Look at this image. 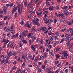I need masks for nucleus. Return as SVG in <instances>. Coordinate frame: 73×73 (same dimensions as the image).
I'll list each match as a JSON object with an SVG mask.
<instances>
[{
  "label": "nucleus",
  "instance_id": "1",
  "mask_svg": "<svg viewBox=\"0 0 73 73\" xmlns=\"http://www.w3.org/2000/svg\"><path fill=\"white\" fill-rule=\"evenodd\" d=\"M18 8V13H20V6L19 5H18L17 7H15V5L13 6V8L12 14L13 15L14 13V12L15 11H16L17 10V8Z\"/></svg>",
  "mask_w": 73,
  "mask_h": 73
},
{
  "label": "nucleus",
  "instance_id": "2",
  "mask_svg": "<svg viewBox=\"0 0 73 73\" xmlns=\"http://www.w3.org/2000/svg\"><path fill=\"white\" fill-rule=\"evenodd\" d=\"M63 53L64 57L65 58H67L68 57H69V55L67 54V53L66 52V51H64L63 52Z\"/></svg>",
  "mask_w": 73,
  "mask_h": 73
},
{
  "label": "nucleus",
  "instance_id": "3",
  "mask_svg": "<svg viewBox=\"0 0 73 73\" xmlns=\"http://www.w3.org/2000/svg\"><path fill=\"white\" fill-rule=\"evenodd\" d=\"M35 18L32 20V22H34L33 24L34 25H36L38 27L40 26V24L36 21H35Z\"/></svg>",
  "mask_w": 73,
  "mask_h": 73
},
{
  "label": "nucleus",
  "instance_id": "4",
  "mask_svg": "<svg viewBox=\"0 0 73 73\" xmlns=\"http://www.w3.org/2000/svg\"><path fill=\"white\" fill-rule=\"evenodd\" d=\"M37 47V45H32L31 47V49L33 50L34 52L35 51V50H36V48H36Z\"/></svg>",
  "mask_w": 73,
  "mask_h": 73
},
{
  "label": "nucleus",
  "instance_id": "5",
  "mask_svg": "<svg viewBox=\"0 0 73 73\" xmlns=\"http://www.w3.org/2000/svg\"><path fill=\"white\" fill-rule=\"evenodd\" d=\"M63 29L60 30V31L62 32H65L66 30V26L64 25L63 27Z\"/></svg>",
  "mask_w": 73,
  "mask_h": 73
},
{
  "label": "nucleus",
  "instance_id": "6",
  "mask_svg": "<svg viewBox=\"0 0 73 73\" xmlns=\"http://www.w3.org/2000/svg\"><path fill=\"white\" fill-rule=\"evenodd\" d=\"M19 36V33H17V34H16L15 35H13L12 36H11V38L12 39H13V38H15V37H17Z\"/></svg>",
  "mask_w": 73,
  "mask_h": 73
},
{
  "label": "nucleus",
  "instance_id": "7",
  "mask_svg": "<svg viewBox=\"0 0 73 73\" xmlns=\"http://www.w3.org/2000/svg\"><path fill=\"white\" fill-rule=\"evenodd\" d=\"M68 9L64 10V14H65V16H66V17L68 16Z\"/></svg>",
  "mask_w": 73,
  "mask_h": 73
},
{
  "label": "nucleus",
  "instance_id": "8",
  "mask_svg": "<svg viewBox=\"0 0 73 73\" xmlns=\"http://www.w3.org/2000/svg\"><path fill=\"white\" fill-rule=\"evenodd\" d=\"M28 37H29L30 36L31 38H33V33H29L28 34Z\"/></svg>",
  "mask_w": 73,
  "mask_h": 73
},
{
  "label": "nucleus",
  "instance_id": "9",
  "mask_svg": "<svg viewBox=\"0 0 73 73\" xmlns=\"http://www.w3.org/2000/svg\"><path fill=\"white\" fill-rule=\"evenodd\" d=\"M65 37H66L67 38H70V34H66L65 35Z\"/></svg>",
  "mask_w": 73,
  "mask_h": 73
},
{
  "label": "nucleus",
  "instance_id": "10",
  "mask_svg": "<svg viewBox=\"0 0 73 73\" xmlns=\"http://www.w3.org/2000/svg\"><path fill=\"white\" fill-rule=\"evenodd\" d=\"M1 42H6V40L5 39H4V38H3L1 39Z\"/></svg>",
  "mask_w": 73,
  "mask_h": 73
},
{
  "label": "nucleus",
  "instance_id": "11",
  "mask_svg": "<svg viewBox=\"0 0 73 73\" xmlns=\"http://www.w3.org/2000/svg\"><path fill=\"white\" fill-rule=\"evenodd\" d=\"M28 3L27 2V1H25L24 3V5H25V7H27V5H28Z\"/></svg>",
  "mask_w": 73,
  "mask_h": 73
},
{
  "label": "nucleus",
  "instance_id": "12",
  "mask_svg": "<svg viewBox=\"0 0 73 73\" xmlns=\"http://www.w3.org/2000/svg\"><path fill=\"white\" fill-rule=\"evenodd\" d=\"M42 30L43 31L45 32L46 31V27H42Z\"/></svg>",
  "mask_w": 73,
  "mask_h": 73
},
{
  "label": "nucleus",
  "instance_id": "13",
  "mask_svg": "<svg viewBox=\"0 0 73 73\" xmlns=\"http://www.w3.org/2000/svg\"><path fill=\"white\" fill-rule=\"evenodd\" d=\"M49 54H50V56H53V51H51L49 52Z\"/></svg>",
  "mask_w": 73,
  "mask_h": 73
},
{
  "label": "nucleus",
  "instance_id": "14",
  "mask_svg": "<svg viewBox=\"0 0 73 73\" xmlns=\"http://www.w3.org/2000/svg\"><path fill=\"white\" fill-rule=\"evenodd\" d=\"M38 60H39L38 58L37 57H36L35 59V60H34V62H36L37 61H38Z\"/></svg>",
  "mask_w": 73,
  "mask_h": 73
},
{
  "label": "nucleus",
  "instance_id": "15",
  "mask_svg": "<svg viewBox=\"0 0 73 73\" xmlns=\"http://www.w3.org/2000/svg\"><path fill=\"white\" fill-rule=\"evenodd\" d=\"M55 15L57 17H58V16H59V17H60L61 16V14L60 15L59 13L57 14V13L56 12H55Z\"/></svg>",
  "mask_w": 73,
  "mask_h": 73
},
{
  "label": "nucleus",
  "instance_id": "16",
  "mask_svg": "<svg viewBox=\"0 0 73 73\" xmlns=\"http://www.w3.org/2000/svg\"><path fill=\"white\" fill-rule=\"evenodd\" d=\"M22 34L23 35V37H24V36L26 37V36H27V33H24V32H23V33H22Z\"/></svg>",
  "mask_w": 73,
  "mask_h": 73
},
{
  "label": "nucleus",
  "instance_id": "17",
  "mask_svg": "<svg viewBox=\"0 0 73 73\" xmlns=\"http://www.w3.org/2000/svg\"><path fill=\"white\" fill-rule=\"evenodd\" d=\"M49 11H52V10H54V9H53V6H52L51 8L50 7H49Z\"/></svg>",
  "mask_w": 73,
  "mask_h": 73
},
{
  "label": "nucleus",
  "instance_id": "18",
  "mask_svg": "<svg viewBox=\"0 0 73 73\" xmlns=\"http://www.w3.org/2000/svg\"><path fill=\"white\" fill-rule=\"evenodd\" d=\"M19 47H21V46H23V44H21V41H19Z\"/></svg>",
  "mask_w": 73,
  "mask_h": 73
},
{
  "label": "nucleus",
  "instance_id": "19",
  "mask_svg": "<svg viewBox=\"0 0 73 73\" xmlns=\"http://www.w3.org/2000/svg\"><path fill=\"white\" fill-rule=\"evenodd\" d=\"M48 40L50 41H52L53 40V38L51 36H50L48 38Z\"/></svg>",
  "mask_w": 73,
  "mask_h": 73
},
{
  "label": "nucleus",
  "instance_id": "20",
  "mask_svg": "<svg viewBox=\"0 0 73 73\" xmlns=\"http://www.w3.org/2000/svg\"><path fill=\"white\" fill-rule=\"evenodd\" d=\"M42 12L41 11L40 12V13H38L37 14V16H38V17H40L41 16V14H42Z\"/></svg>",
  "mask_w": 73,
  "mask_h": 73
},
{
  "label": "nucleus",
  "instance_id": "21",
  "mask_svg": "<svg viewBox=\"0 0 73 73\" xmlns=\"http://www.w3.org/2000/svg\"><path fill=\"white\" fill-rule=\"evenodd\" d=\"M17 73H20L21 72V70L20 68H18L17 69Z\"/></svg>",
  "mask_w": 73,
  "mask_h": 73
},
{
  "label": "nucleus",
  "instance_id": "22",
  "mask_svg": "<svg viewBox=\"0 0 73 73\" xmlns=\"http://www.w3.org/2000/svg\"><path fill=\"white\" fill-rule=\"evenodd\" d=\"M68 7L66 6H64L63 7H61V8L64 10L65 9H68Z\"/></svg>",
  "mask_w": 73,
  "mask_h": 73
},
{
  "label": "nucleus",
  "instance_id": "23",
  "mask_svg": "<svg viewBox=\"0 0 73 73\" xmlns=\"http://www.w3.org/2000/svg\"><path fill=\"white\" fill-rule=\"evenodd\" d=\"M10 33H12V34H14L15 33V31L14 30H11L10 32Z\"/></svg>",
  "mask_w": 73,
  "mask_h": 73
},
{
  "label": "nucleus",
  "instance_id": "24",
  "mask_svg": "<svg viewBox=\"0 0 73 73\" xmlns=\"http://www.w3.org/2000/svg\"><path fill=\"white\" fill-rule=\"evenodd\" d=\"M73 46V42L72 43L70 44L69 46V48H71L72 46Z\"/></svg>",
  "mask_w": 73,
  "mask_h": 73
},
{
  "label": "nucleus",
  "instance_id": "25",
  "mask_svg": "<svg viewBox=\"0 0 73 73\" xmlns=\"http://www.w3.org/2000/svg\"><path fill=\"white\" fill-rule=\"evenodd\" d=\"M22 41L23 43L25 44H27V41H26V40H22Z\"/></svg>",
  "mask_w": 73,
  "mask_h": 73
},
{
  "label": "nucleus",
  "instance_id": "26",
  "mask_svg": "<svg viewBox=\"0 0 73 73\" xmlns=\"http://www.w3.org/2000/svg\"><path fill=\"white\" fill-rule=\"evenodd\" d=\"M28 56L29 57V58H30L31 60H32V55L31 54H29Z\"/></svg>",
  "mask_w": 73,
  "mask_h": 73
},
{
  "label": "nucleus",
  "instance_id": "27",
  "mask_svg": "<svg viewBox=\"0 0 73 73\" xmlns=\"http://www.w3.org/2000/svg\"><path fill=\"white\" fill-rule=\"evenodd\" d=\"M67 24L68 25H72V22H70L68 21L67 23Z\"/></svg>",
  "mask_w": 73,
  "mask_h": 73
},
{
  "label": "nucleus",
  "instance_id": "28",
  "mask_svg": "<svg viewBox=\"0 0 73 73\" xmlns=\"http://www.w3.org/2000/svg\"><path fill=\"white\" fill-rule=\"evenodd\" d=\"M4 17V20H6L7 19H8V16H6L5 17Z\"/></svg>",
  "mask_w": 73,
  "mask_h": 73
},
{
  "label": "nucleus",
  "instance_id": "29",
  "mask_svg": "<svg viewBox=\"0 0 73 73\" xmlns=\"http://www.w3.org/2000/svg\"><path fill=\"white\" fill-rule=\"evenodd\" d=\"M23 37H24L23 36V34H22V33L19 36V37L20 38H23Z\"/></svg>",
  "mask_w": 73,
  "mask_h": 73
},
{
  "label": "nucleus",
  "instance_id": "30",
  "mask_svg": "<svg viewBox=\"0 0 73 73\" xmlns=\"http://www.w3.org/2000/svg\"><path fill=\"white\" fill-rule=\"evenodd\" d=\"M64 14H60V16L61 18H63V17H65V16H64Z\"/></svg>",
  "mask_w": 73,
  "mask_h": 73
},
{
  "label": "nucleus",
  "instance_id": "31",
  "mask_svg": "<svg viewBox=\"0 0 73 73\" xmlns=\"http://www.w3.org/2000/svg\"><path fill=\"white\" fill-rule=\"evenodd\" d=\"M50 20V19H49L48 21H44V23H45L46 24H48V23H49V22Z\"/></svg>",
  "mask_w": 73,
  "mask_h": 73
},
{
  "label": "nucleus",
  "instance_id": "32",
  "mask_svg": "<svg viewBox=\"0 0 73 73\" xmlns=\"http://www.w3.org/2000/svg\"><path fill=\"white\" fill-rule=\"evenodd\" d=\"M5 60H3L1 62V64H3L4 62H5Z\"/></svg>",
  "mask_w": 73,
  "mask_h": 73
},
{
  "label": "nucleus",
  "instance_id": "33",
  "mask_svg": "<svg viewBox=\"0 0 73 73\" xmlns=\"http://www.w3.org/2000/svg\"><path fill=\"white\" fill-rule=\"evenodd\" d=\"M70 44V42L69 41L68 42H67L66 43V45L67 46H69Z\"/></svg>",
  "mask_w": 73,
  "mask_h": 73
},
{
  "label": "nucleus",
  "instance_id": "34",
  "mask_svg": "<svg viewBox=\"0 0 73 73\" xmlns=\"http://www.w3.org/2000/svg\"><path fill=\"white\" fill-rule=\"evenodd\" d=\"M36 37H33L32 39V41L33 42L35 41V40H36Z\"/></svg>",
  "mask_w": 73,
  "mask_h": 73
},
{
  "label": "nucleus",
  "instance_id": "35",
  "mask_svg": "<svg viewBox=\"0 0 73 73\" xmlns=\"http://www.w3.org/2000/svg\"><path fill=\"white\" fill-rule=\"evenodd\" d=\"M48 35H51V36H53L54 35V33H48Z\"/></svg>",
  "mask_w": 73,
  "mask_h": 73
},
{
  "label": "nucleus",
  "instance_id": "36",
  "mask_svg": "<svg viewBox=\"0 0 73 73\" xmlns=\"http://www.w3.org/2000/svg\"><path fill=\"white\" fill-rule=\"evenodd\" d=\"M69 38H66V37L65 38H64V40H65V41H68V40H69Z\"/></svg>",
  "mask_w": 73,
  "mask_h": 73
},
{
  "label": "nucleus",
  "instance_id": "37",
  "mask_svg": "<svg viewBox=\"0 0 73 73\" xmlns=\"http://www.w3.org/2000/svg\"><path fill=\"white\" fill-rule=\"evenodd\" d=\"M5 61H6V63L8 64V57H7L6 58V60H5Z\"/></svg>",
  "mask_w": 73,
  "mask_h": 73
},
{
  "label": "nucleus",
  "instance_id": "38",
  "mask_svg": "<svg viewBox=\"0 0 73 73\" xmlns=\"http://www.w3.org/2000/svg\"><path fill=\"white\" fill-rule=\"evenodd\" d=\"M12 44L11 43V42H9V43H8L7 45V47H9L10 46H11V45Z\"/></svg>",
  "mask_w": 73,
  "mask_h": 73
},
{
  "label": "nucleus",
  "instance_id": "39",
  "mask_svg": "<svg viewBox=\"0 0 73 73\" xmlns=\"http://www.w3.org/2000/svg\"><path fill=\"white\" fill-rule=\"evenodd\" d=\"M50 70H51V69L50 68H48L46 70V71L47 72H49L50 71Z\"/></svg>",
  "mask_w": 73,
  "mask_h": 73
},
{
  "label": "nucleus",
  "instance_id": "40",
  "mask_svg": "<svg viewBox=\"0 0 73 73\" xmlns=\"http://www.w3.org/2000/svg\"><path fill=\"white\" fill-rule=\"evenodd\" d=\"M55 65H56V64H58L59 63V61L56 60L55 61Z\"/></svg>",
  "mask_w": 73,
  "mask_h": 73
},
{
  "label": "nucleus",
  "instance_id": "41",
  "mask_svg": "<svg viewBox=\"0 0 73 73\" xmlns=\"http://www.w3.org/2000/svg\"><path fill=\"white\" fill-rule=\"evenodd\" d=\"M40 39L38 38L36 40V42H40Z\"/></svg>",
  "mask_w": 73,
  "mask_h": 73
},
{
  "label": "nucleus",
  "instance_id": "42",
  "mask_svg": "<svg viewBox=\"0 0 73 73\" xmlns=\"http://www.w3.org/2000/svg\"><path fill=\"white\" fill-rule=\"evenodd\" d=\"M64 38L61 39V41L60 42V43H61L62 42H64Z\"/></svg>",
  "mask_w": 73,
  "mask_h": 73
},
{
  "label": "nucleus",
  "instance_id": "43",
  "mask_svg": "<svg viewBox=\"0 0 73 73\" xmlns=\"http://www.w3.org/2000/svg\"><path fill=\"white\" fill-rule=\"evenodd\" d=\"M3 60H5V58L7 57V56L5 55H3Z\"/></svg>",
  "mask_w": 73,
  "mask_h": 73
},
{
  "label": "nucleus",
  "instance_id": "44",
  "mask_svg": "<svg viewBox=\"0 0 73 73\" xmlns=\"http://www.w3.org/2000/svg\"><path fill=\"white\" fill-rule=\"evenodd\" d=\"M23 32L24 33H28V31L26 30H25Z\"/></svg>",
  "mask_w": 73,
  "mask_h": 73
},
{
  "label": "nucleus",
  "instance_id": "45",
  "mask_svg": "<svg viewBox=\"0 0 73 73\" xmlns=\"http://www.w3.org/2000/svg\"><path fill=\"white\" fill-rule=\"evenodd\" d=\"M14 69L15 70L16 69V67H15V66H14L13 68L12 69V70H13Z\"/></svg>",
  "mask_w": 73,
  "mask_h": 73
},
{
  "label": "nucleus",
  "instance_id": "46",
  "mask_svg": "<svg viewBox=\"0 0 73 73\" xmlns=\"http://www.w3.org/2000/svg\"><path fill=\"white\" fill-rule=\"evenodd\" d=\"M56 58H58L60 57V55H59L58 54H56Z\"/></svg>",
  "mask_w": 73,
  "mask_h": 73
},
{
  "label": "nucleus",
  "instance_id": "47",
  "mask_svg": "<svg viewBox=\"0 0 73 73\" xmlns=\"http://www.w3.org/2000/svg\"><path fill=\"white\" fill-rule=\"evenodd\" d=\"M46 52L44 53V55H43V56H45V57H48V56H46Z\"/></svg>",
  "mask_w": 73,
  "mask_h": 73
},
{
  "label": "nucleus",
  "instance_id": "48",
  "mask_svg": "<svg viewBox=\"0 0 73 73\" xmlns=\"http://www.w3.org/2000/svg\"><path fill=\"white\" fill-rule=\"evenodd\" d=\"M38 72H41V68H38Z\"/></svg>",
  "mask_w": 73,
  "mask_h": 73
},
{
  "label": "nucleus",
  "instance_id": "49",
  "mask_svg": "<svg viewBox=\"0 0 73 73\" xmlns=\"http://www.w3.org/2000/svg\"><path fill=\"white\" fill-rule=\"evenodd\" d=\"M21 8L20 13H21L22 11H23V6H21Z\"/></svg>",
  "mask_w": 73,
  "mask_h": 73
},
{
  "label": "nucleus",
  "instance_id": "50",
  "mask_svg": "<svg viewBox=\"0 0 73 73\" xmlns=\"http://www.w3.org/2000/svg\"><path fill=\"white\" fill-rule=\"evenodd\" d=\"M8 55H10V56H12V52H9V53H8Z\"/></svg>",
  "mask_w": 73,
  "mask_h": 73
},
{
  "label": "nucleus",
  "instance_id": "51",
  "mask_svg": "<svg viewBox=\"0 0 73 73\" xmlns=\"http://www.w3.org/2000/svg\"><path fill=\"white\" fill-rule=\"evenodd\" d=\"M27 28H30L31 26H30V25H29V24H27Z\"/></svg>",
  "mask_w": 73,
  "mask_h": 73
},
{
  "label": "nucleus",
  "instance_id": "52",
  "mask_svg": "<svg viewBox=\"0 0 73 73\" xmlns=\"http://www.w3.org/2000/svg\"><path fill=\"white\" fill-rule=\"evenodd\" d=\"M45 68V65H43L42 66V69H44V68Z\"/></svg>",
  "mask_w": 73,
  "mask_h": 73
},
{
  "label": "nucleus",
  "instance_id": "53",
  "mask_svg": "<svg viewBox=\"0 0 73 73\" xmlns=\"http://www.w3.org/2000/svg\"><path fill=\"white\" fill-rule=\"evenodd\" d=\"M54 73V71L52 72L51 71H50L48 72V73Z\"/></svg>",
  "mask_w": 73,
  "mask_h": 73
},
{
  "label": "nucleus",
  "instance_id": "54",
  "mask_svg": "<svg viewBox=\"0 0 73 73\" xmlns=\"http://www.w3.org/2000/svg\"><path fill=\"white\" fill-rule=\"evenodd\" d=\"M70 32L71 33H72L73 32V29H70Z\"/></svg>",
  "mask_w": 73,
  "mask_h": 73
},
{
  "label": "nucleus",
  "instance_id": "55",
  "mask_svg": "<svg viewBox=\"0 0 73 73\" xmlns=\"http://www.w3.org/2000/svg\"><path fill=\"white\" fill-rule=\"evenodd\" d=\"M46 9H48V8H43V11H45V10H46Z\"/></svg>",
  "mask_w": 73,
  "mask_h": 73
},
{
  "label": "nucleus",
  "instance_id": "56",
  "mask_svg": "<svg viewBox=\"0 0 73 73\" xmlns=\"http://www.w3.org/2000/svg\"><path fill=\"white\" fill-rule=\"evenodd\" d=\"M13 3H12L10 4L9 5V6L10 7H12L13 6Z\"/></svg>",
  "mask_w": 73,
  "mask_h": 73
},
{
  "label": "nucleus",
  "instance_id": "57",
  "mask_svg": "<svg viewBox=\"0 0 73 73\" xmlns=\"http://www.w3.org/2000/svg\"><path fill=\"white\" fill-rule=\"evenodd\" d=\"M27 25L28 23H26L25 24L24 26L25 27H27Z\"/></svg>",
  "mask_w": 73,
  "mask_h": 73
},
{
  "label": "nucleus",
  "instance_id": "58",
  "mask_svg": "<svg viewBox=\"0 0 73 73\" xmlns=\"http://www.w3.org/2000/svg\"><path fill=\"white\" fill-rule=\"evenodd\" d=\"M57 19L55 18V19H54V23H56L57 22Z\"/></svg>",
  "mask_w": 73,
  "mask_h": 73
},
{
  "label": "nucleus",
  "instance_id": "59",
  "mask_svg": "<svg viewBox=\"0 0 73 73\" xmlns=\"http://www.w3.org/2000/svg\"><path fill=\"white\" fill-rule=\"evenodd\" d=\"M68 7H69V9H71V8H73V7L72 6H68Z\"/></svg>",
  "mask_w": 73,
  "mask_h": 73
},
{
  "label": "nucleus",
  "instance_id": "60",
  "mask_svg": "<svg viewBox=\"0 0 73 73\" xmlns=\"http://www.w3.org/2000/svg\"><path fill=\"white\" fill-rule=\"evenodd\" d=\"M60 48H58V47H57L56 48V50L57 52H58V51H59V50H60Z\"/></svg>",
  "mask_w": 73,
  "mask_h": 73
},
{
  "label": "nucleus",
  "instance_id": "61",
  "mask_svg": "<svg viewBox=\"0 0 73 73\" xmlns=\"http://www.w3.org/2000/svg\"><path fill=\"white\" fill-rule=\"evenodd\" d=\"M45 46H48L49 45V42H47L45 44Z\"/></svg>",
  "mask_w": 73,
  "mask_h": 73
},
{
  "label": "nucleus",
  "instance_id": "62",
  "mask_svg": "<svg viewBox=\"0 0 73 73\" xmlns=\"http://www.w3.org/2000/svg\"><path fill=\"white\" fill-rule=\"evenodd\" d=\"M44 65H46V63H47V60H46L44 62Z\"/></svg>",
  "mask_w": 73,
  "mask_h": 73
},
{
  "label": "nucleus",
  "instance_id": "63",
  "mask_svg": "<svg viewBox=\"0 0 73 73\" xmlns=\"http://www.w3.org/2000/svg\"><path fill=\"white\" fill-rule=\"evenodd\" d=\"M43 19L44 21H45L47 20V18H46V17L45 19V18H44Z\"/></svg>",
  "mask_w": 73,
  "mask_h": 73
},
{
  "label": "nucleus",
  "instance_id": "64",
  "mask_svg": "<svg viewBox=\"0 0 73 73\" xmlns=\"http://www.w3.org/2000/svg\"><path fill=\"white\" fill-rule=\"evenodd\" d=\"M21 24V25H24V23H23V21H22V22H21L20 23Z\"/></svg>",
  "mask_w": 73,
  "mask_h": 73
}]
</instances>
